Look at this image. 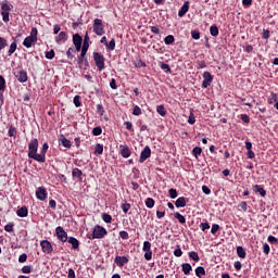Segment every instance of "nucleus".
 Returning a JSON list of instances; mask_svg holds the SVG:
<instances>
[{
	"label": "nucleus",
	"mask_w": 278,
	"mask_h": 278,
	"mask_svg": "<svg viewBox=\"0 0 278 278\" xmlns=\"http://www.w3.org/2000/svg\"><path fill=\"white\" fill-rule=\"evenodd\" d=\"M36 40H38V29L33 28L30 31V36H28L24 39L23 45H24V47L29 49V47H31V45H34V42H36Z\"/></svg>",
	"instance_id": "f257e3e1"
},
{
	"label": "nucleus",
	"mask_w": 278,
	"mask_h": 278,
	"mask_svg": "<svg viewBox=\"0 0 278 278\" xmlns=\"http://www.w3.org/2000/svg\"><path fill=\"white\" fill-rule=\"evenodd\" d=\"M93 31L97 36H103L105 34V28L103 27V20L96 18L93 21Z\"/></svg>",
	"instance_id": "f03ea898"
},
{
	"label": "nucleus",
	"mask_w": 278,
	"mask_h": 278,
	"mask_svg": "<svg viewBox=\"0 0 278 278\" xmlns=\"http://www.w3.org/2000/svg\"><path fill=\"white\" fill-rule=\"evenodd\" d=\"M93 60L99 71H103L105 68V58L101 55V53L93 52Z\"/></svg>",
	"instance_id": "7ed1b4c3"
},
{
	"label": "nucleus",
	"mask_w": 278,
	"mask_h": 278,
	"mask_svg": "<svg viewBox=\"0 0 278 278\" xmlns=\"http://www.w3.org/2000/svg\"><path fill=\"white\" fill-rule=\"evenodd\" d=\"M105 236H108V230H105V228H103L101 226H96L93 228V232H92V238L93 239L105 238Z\"/></svg>",
	"instance_id": "20e7f679"
},
{
	"label": "nucleus",
	"mask_w": 278,
	"mask_h": 278,
	"mask_svg": "<svg viewBox=\"0 0 278 278\" xmlns=\"http://www.w3.org/2000/svg\"><path fill=\"white\" fill-rule=\"evenodd\" d=\"M213 79H214V77H212V74L210 72H204L202 88H210V86H212Z\"/></svg>",
	"instance_id": "39448f33"
},
{
	"label": "nucleus",
	"mask_w": 278,
	"mask_h": 278,
	"mask_svg": "<svg viewBox=\"0 0 278 278\" xmlns=\"http://www.w3.org/2000/svg\"><path fill=\"white\" fill-rule=\"evenodd\" d=\"M55 233L58 236V239L61 240V242H66L68 240V235L61 226L56 227Z\"/></svg>",
	"instance_id": "423d86ee"
},
{
	"label": "nucleus",
	"mask_w": 278,
	"mask_h": 278,
	"mask_svg": "<svg viewBox=\"0 0 278 278\" xmlns=\"http://www.w3.org/2000/svg\"><path fill=\"white\" fill-rule=\"evenodd\" d=\"M149 157H151V148H149V146H147L141 151L139 162L142 164V162H147V160H149Z\"/></svg>",
	"instance_id": "0eeeda50"
},
{
	"label": "nucleus",
	"mask_w": 278,
	"mask_h": 278,
	"mask_svg": "<svg viewBox=\"0 0 278 278\" xmlns=\"http://www.w3.org/2000/svg\"><path fill=\"white\" fill-rule=\"evenodd\" d=\"M40 247H41L43 253H47V254L53 253V245H51V242H49L47 240H42L40 242Z\"/></svg>",
	"instance_id": "6e6552de"
},
{
	"label": "nucleus",
	"mask_w": 278,
	"mask_h": 278,
	"mask_svg": "<svg viewBox=\"0 0 278 278\" xmlns=\"http://www.w3.org/2000/svg\"><path fill=\"white\" fill-rule=\"evenodd\" d=\"M33 153H38V139H33L28 144V155Z\"/></svg>",
	"instance_id": "1a4fd4ad"
},
{
	"label": "nucleus",
	"mask_w": 278,
	"mask_h": 278,
	"mask_svg": "<svg viewBox=\"0 0 278 278\" xmlns=\"http://www.w3.org/2000/svg\"><path fill=\"white\" fill-rule=\"evenodd\" d=\"M28 157L30 160H35L36 162H41V163L46 162V156L42 152H40V154H37V152H33V154H28Z\"/></svg>",
	"instance_id": "9d476101"
},
{
	"label": "nucleus",
	"mask_w": 278,
	"mask_h": 278,
	"mask_svg": "<svg viewBox=\"0 0 278 278\" xmlns=\"http://www.w3.org/2000/svg\"><path fill=\"white\" fill-rule=\"evenodd\" d=\"M36 197L37 199H39V201H45V199H47V189H45L43 187H39L36 190Z\"/></svg>",
	"instance_id": "9b49d317"
},
{
	"label": "nucleus",
	"mask_w": 278,
	"mask_h": 278,
	"mask_svg": "<svg viewBox=\"0 0 278 278\" xmlns=\"http://www.w3.org/2000/svg\"><path fill=\"white\" fill-rule=\"evenodd\" d=\"M119 149H121L119 153H121L122 157L127 159L131 155V150H129V147L121 146Z\"/></svg>",
	"instance_id": "f8f14e48"
},
{
	"label": "nucleus",
	"mask_w": 278,
	"mask_h": 278,
	"mask_svg": "<svg viewBox=\"0 0 278 278\" xmlns=\"http://www.w3.org/2000/svg\"><path fill=\"white\" fill-rule=\"evenodd\" d=\"M188 10H190V2L186 1L184 3V5L181 7V9L179 10L178 16H180V17L186 16Z\"/></svg>",
	"instance_id": "ddd939ff"
},
{
	"label": "nucleus",
	"mask_w": 278,
	"mask_h": 278,
	"mask_svg": "<svg viewBox=\"0 0 278 278\" xmlns=\"http://www.w3.org/2000/svg\"><path fill=\"white\" fill-rule=\"evenodd\" d=\"M115 263L117 266H125V264L129 263V258H127V256H116Z\"/></svg>",
	"instance_id": "4468645a"
},
{
	"label": "nucleus",
	"mask_w": 278,
	"mask_h": 278,
	"mask_svg": "<svg viewBox=\"0 0 278 278\" xmlns=\"http://www.w3.org/2000/svg\"><path fill=\"white\" fill-rule=\"evenodd\" d=\"M66 40H68V35L66 31H61L55 38V42H58V45H60V42H66Z\"/></svg>",
	"instance_id": "2eb2a0df"
},
{
	"label": "nucleus",
	"mask_w": 278,
	"mask_h": 278,
	"mask_svg": "<svg viewBox=\"0 0 278 278\" xmlns=\"http://www.w3.org/2000/svg\"><path fill=\"white\" fill-rule=\"evenodd\" d=\"M17 216L20 218H27V214H29V211L27 210V206H22L20 210L16 211Z\"/></svg>",
	"instance_id": "dca6fc26"
},
{
	"label": "nucleus",
	"mask_w": 278,
	"mask_h": 278,
	"mask_svg": "<svg viewBox=\"0 0 278 278\" xmlns=\"http://www.w3.org/2000/svg\"><path fill=\"white\" fill-rule=\"evenodd\" d=\"M18 81H21V84H25V81H27V72L25 71H20L16 75Z\"/></svg>",
	"instance_id": "f3484780"
},
{
	"label": "nucleus",
	"mask_w": 278,
	"mask_h": 278,
	"mask_svg": "<svg viewBox=\"0 0 278 278\" xmlns=\"http://www.w3.org/2000/svg\"><path fill=\"white\" fill-rule=\"evenodd\" d=\"M67 241L70 244H72V249H79V240H77L75 237L67 238Z\"/></svg>",
	"instance_id": "a211bd4d"
},
{
	"label": "nucleus",
	"mask_w": 278,
	"mask_h": 278,
	"mask_svg": "<svg viewBox=\"0 0 278 278\" xmlns=\"http://www.w3.org/2000/svg\"><path fill=\"white\" fill-rule=\"evenodd\" d=\"M176 207H186V198L180 197L175 202Z\"/></svg>",
	"instance_id": "6ab92c4d"
},
{
	"label": "nucleus",
	"mask_w": 278,
	"mask_h": 278,
	"mask_svg": "<svg viewBox=\"0 0 278 278\" xmlns=\"http://www.w3.org/2000/svg\"><path fill=\"white\" fill-rule=\"evenodd\" d=\"M73 42H74V46L81 45V42H84V38H81L79 34H75L73 36Z\"/></svg>",
	"instance_id": "aec40b11"
},
{
	"label": "nucleus",
	"mask_w": 278,
	"mask_h": 278,
	"mask_svg": "<svg viewBox=\"0 0 278 278\" xmlns=\"http://www.w3.org/2000/svg\"><path fill=\"white\" fill-rule=\"evenodd\" d=\"M195 275L197 277L201 278V277H205V268L203 266H199L195 269Z\"/></svg>",
	"instance_id": "412c9836"
},
{
	"label": "nucleus",
	"mask_w": 278,
	"mask_h": 278,
	"mask_svg": "<svg viewBox=\"0 0 278 278\" xmlns=\"http://www.w3.org/2000/svg\"><path fill=\"white\" fill-rule=\"evenodd\" d=\"M237 254L242 260H244L247 257V251H244V248H242V247L237 248Z\"/></svg>",
	"instance_id": "4be33fe9"
},
{
	"label": "nucleus",
	"mask_w": 278,
	"mask_h": 278,
	"mask_svg": "<svg viewBox=\"0 0 278 278\" xmlns=\"http://www.w3.org/2000/svg\"><path fill=\"white\" fill-rule=\"evenodd\" d=\"M191 270H192V265H190L189 263L182 264V273L185 275H188Z\"/></svg>",
	"instance_id": "5701e85b"
},
{
	"label": "nucleus",
	"mask_w": 278,
	"mask_h": 278,
	"mask_svg": "<svg viewBox=\"0 0 278 278\" xmlns=\"http://www.w3.org/2000/svg\"><path fill=\"white\" fill-rule=\"evenodd\" d=\"M103 154V144H96L94 147V155H102Z\"/></svg>",
	"instance_id": "b1692460"
},
{
	"label": "nucleus",
	"mask_w": 278,
	"mask_h": 278,
	"mask_svg": "<svg viewBox=\"0 0 278 278\" xmlns=\"http://www.w3.org/2000/svg\"><path fill=\"white\" fill-rule=\"evenodd\" d=\"M174 217L177 218L178 223L181 225L186 223V217H184V215H181L179 212L175 213Z\"/></svg>",
	"instance_id": "393cba45"
},
{
	"label": "nucleus",
	"mask_w": 278,
	"mask_h": 278,
	"mask_svg": "<svg viewBox=\"0 0 278 278\" xmlns=\"http://www.w3.org/2000/svg\"><path fill=\"white\" fill-rule=\"evenodd\" d=\"M254 189L261 194V197H266V190L262 186L256 185L254 186Z\"/></svg>",
	"instance_id": "a878e982"
},
{
	"label": "nucleus",
	"mask_w": 278,
	"mask_h": 278,
	"mask_svg": "<svg viewBox=\"0 0 278 278\" xmlns=\"http://www.w3.org/2000/svg\"><path fill=\"white\" fill-rule=\"evenodd\" d=\"M78 62H79L80 66L88 68V59H86V56H79Z\"/></svg>",
	"instance_id": "bb28decb"
},
{
	"label": "nucleus",
	"mask_w": 278,
	"mask_h": 278,
	"mask_svg": "<svg viewBox=\"0 0 278 278\" xmlns=\"http://www.w3.org/2000/svg\"><path fill=\"white\" fill-rule=\"evenodd\" d=\"M10 10H12V4L8 3V2H3L1 5V11L2 12H10Z\"/></svg>",
	"instance_id": "cd10ccee"
},
{
	"label": "nucleus",
	"mask_w": 278,
	"mask_h": 278,
	"mask_svg": "<svg viewBox=\"0 0 278 278\" xmlns=\"http://www.w3.org/2000/svg\"><path fill=\"white\" fill-rule=\"evenodd\" d=\"M146 205H147V207H149V210H151L155 205V200H153V198H148L146 200Z\"/></svg>",
	"instance_id": "c85d7f7f"
},
{
	"label": "nucleus",
	"mask_w": 278,
	"mask_h": 278,
	"mask_svg": "<svg viewBox=\"0 0 278 278\" xmlns=\"http://www.w3.org/2000/svg\"><path fill=\"white\" fill-rule=\"evenodd\" d=\"M1 14H2V21L4 23H10V12L8 11H1Z\"/></svg>",
	"instance_id": "c756f323"
},
{
	"label": "nucleus",
	"mask_w": 278,
	"mask_h": 278,
	"mask_svg": "<svg viewBox=\"0 0 278 278\" xmlns=\"http://www.w3.org/2000/svg\"><path fill=\"white\" fill-rule=\"evenodd\" d=\"M4 231H8V233H12L14 231V223H9L4 226Z\"/></svg>",
	"instance_id": "7c9ffc66"
},
{
	"label": "nucleus",
	"mask_w": 278,
	"mask_h": 278,
	"mask_svg": "<svg viewBox=\"0 0 278 278\" xmlns=\"http://www.w3.org/2000/svg\"><path fill=\"white\" fill-rule=\"evenodd\" d=\"M210 34L214 37L218 36V27L216 25L211 26Z\"/></svg>",
	"instance_id": "2f4dec72"
},
{
	"label": "nucleus",
	"mask_w": 278,
	"mask_h": 278,
	"mask_svg": "<svg viewBox=\"0 0 278 278\" xmlns=\"http://www.w3.org/2000/svg\"><path fill=\"white\" fill-rule=\"evenodd\" d=\"M164 42L165 45H173V42H175V37L173 35H168L165 37Z\"/></svg>",
	"instance_id": "473e14b6"
},
{
	"label": "nucleus",
	"mask_w": 278,
	"mask_h": 278,
	"mask_svg": "<svg viewBox=\"0 0 278 278\" xmlns=\"http://www.w3.org/2000/svg\"><path fill=\"white\" fill-rule=\"evenodd\" d=\"M61 144H63L66 149H71V140L66 139L65 137L61 139Z\"/></svg>",
	"instance_id": "72a5a7b5"
},
{
	"label": "nucleus",
	"mask_w": 278,
	"mask_h": 278,
	"mask_svg": "<svg viewBox=\"0 0 278 278\" xmlns=\"http://www.w3.org/2000/svg\"><path fill=\"white\" fill-rule=\"evenodd\" d=\"M190 260H193V262H199V253L197 252H189Z\"/></svg>",
	"instance_id": "f704fd0d"
},
{
	"label": "nucleus",
	"mask_w": 278,
	"mask_h": 278,
	"mask_svg": "<svg viewBox=\"0 0 278 278\" xmlns=\"http://www.w3.org/2000/svg\"><path fill=\"white\" fill-rule=\"evenodd\" d=\"M90 37L88 36V34L85 35V38H84V43H83V47H86L87 49L90 48Z\"/></svg>",
	"instance_id": "c9c22d12"
},
{
	"label": "nucleus",
	"mask_w": 278,
	"mask_h": 278,
	"mask_svg": "<svg viewBox=\"0 0 278 278\" xmlns=\"http://www.w3.org/2000/svg\"><path fill=\"white\" fill-rule=\"evenodd\" d=\"M156 112L157 114H160L161 116H164L166 114V109H164V105H159L156 108Z\"/></svg>",
	"instance_id": "e433bc0d"
},
{
	"label": "nucleus",
	"mask_w": 278,
	"mask_h": 278,
	"mask_svg": "<svg viewBox=\"0 0 278 278\" xmlns=\"http://www.w3.org/2000/svg\"><path fill=\"white\" fill-rule=\"evenodd\" d=\"M132 114H134V116H140V114H142V109H140V106L136 105L132 110Z\"/></svg>",
	"instance_id": "4c0bfd02"
},
{
	"label": "nucleus",
	"mask_w": 278,
	"mask_h": 278,
	"mask_svg": "<svg viewBox=\"0 0 278 278\" xmlns=\"http://www.w3.org/2000/svg\"><path fill=\"white\" fill-rule=\"evenodd\" d=\"M108 49H110V51H114V49H116V41L114 39H112L108 45H106Z\"/></svg>",
	"instance_id": "58836bf2"
},
{
	"label": "nucleus",
	"mask_w": 278,
	"mask_h": 278,
	"mask_svg": "<svg viewBox=\"0 0 278 278\" xmlns=\"http://www.w3.org/2000/svg\"><path fill=\"white\" fill-rule=\"evenodd\" d=\"M102 219L104 220V223H112V215L104 213L102 214Z\"/></svg>",
	"instance_id": "ea45409f"
},
{
	"label": "nucleus",
	"mask_w": 278,
	"mask_h": 278,
	"mask_svg": "<svg viewBox=\"0 0 278 278\" xmlns=\"http://www.w3.org/2000/svg\"><path fill=\"white\" fill-rule=\"evenodd\" d=\"M191 37L193 38V40H199V38H201V33L199 30H192Z\"/></svg>",
	"instance_id": "a19ab883"
},
{
	"label": "nucleus",
	"mask_w": 278,
	"mask_h": 278,
	"mask_svg": "<svg viewBox=\"0 0 278 278\" xmlns=\"http://www.w3.org/2000/svg\"><path fill=\"white\" fill-rule=\"evenodd\" d=\"M66 55L70 60H73V58H75V49L70 48L66 52Z\"/></svg>",
	"instance_id": "79ce46f5"
},
{
	"label": "nucleus",
	"mask_w": 278,
	"mask_h": 278,
	"mask_svg": "<svg viewBox=\"0 0 278 278\" xmlns=\"http://www.w3.org/2000/svg\"><path fill=\"white\" fill-rule=\"evenodd\" d=\"M122 210H123L124 214H127V212H129V210H131V204H129V203L122 204Z\"/></svg>",
	"instance_id": "37998d69"
},
{
	"label": "nucleus",
	"mask_w": 278,
	"mask_h": 278,
	"mask_svg": "<svg viewBox=\"0 0 278 278\" xmlns=\"http://www.w3.org/2000/svg\"><path fill=\"white\" fill-rule=\"evenodd\" d=\"M46 58H47V60H53V58H55V51L50 50V51L46 52Z\"/></svg>",
	"instance_id": "c03bdc74"
},
{
	"label": "nucleus",
	"mask_w": 278,
	"mask_h": 278,
	"mask_svg": "<svg viewBox=\"0 0 278 278\" xmlns=\"http://www.w3.org/2000/svg\"><path fill=\"white\" fill-rule=\"evenodd\" d=\"M5 47H8V40H5L3 37H0V51L5 49Z\"/></svg>",
	"instance_id": "a18cd8bd"
},
{
	"label": "nucleus",
	"mask_w": 278,
	"mask_h": 278,
	"mask_svg": "<svg viewBox=\"0 0 278 278\" xmlns=\"http://www.w3.org/2000/svg\"><path fill=\"white\" fill-rule=\"evenodd\" d=\"M16 41L12 42L9 49V55H12V53H14V51H16Z\"/></svg>",
	"instance_id": "49530a36"
},
{
	"label": "nucleus",
	"mask_w": 278,
	"mask_h": 278,
	"mask_svg": "<svg viewBox=\"0 0 278 278\" xmlns=\"http://www.w3.org/2000/svg\"><path fill=\"white\" fill-rule=\"evenodd\" d=\"M102 132L103 130L101 129V127H94L92 130L93 136H101Z\"/></svg>",
	"instance_id": "de8ad7c7"
},
{
	"label": "nucleus",
	"mask_w": 278,
	"mask_h": 278,
	"mask_svg": "<svg viewBox=\"0 0 278 278\" xmlns=\"http://www.w3.org/2000/svg\"><path fill=\"white\" fill-rule=\"evenodd\" d=\"M9 136L10 138H14L16 136V128H14L13 126H11L9 128Z\"/></svg>",
	"instance_id": "09e8293b"
},
{
	"label": "nucleus",
	"mask_w": 278,
	"mask_h": 278,
	"mask_svg": "<svg viewBox=\"0 0 278 278\" xmlns=\"http://www.w3.org/2000/svg\"><path fill=\"white\" fill-rule=\"evenodd\" d=\"M263 253H265V255H268V253H270V245H268V243L263 244Z\"/></svg>",
	"instance_id": "8fccbe9b"
},
{
	"label": "nucleus",
	"mask_w": 278,
	"mask_h": 278,
	"mask_svg": "<svg viewBox=\"0 0 278 278\" xmlns=\"http://www.w3.org/2000/svg\"><path fill=\"white\" fill-rule=\"evenodd\" d=\"M79 96H75L74 97V105L76 106V108H81V102L79 101Z\"/></svg>",
	"instance_id": "3c124183"
},
{
	"label": "nucleus",
	"mask_w": 278,
	"mask_h": 278,
	"mask_svg": "<svg viewBox=\"0 0 278 278\" xmlns=\"http://www.w3.org/2000/svg\"><path fill=\"white\" fill-rule=\"evenodd\" d=\"M219 229H220V226H218V224H214V225L212 226V228H211V232H212L213 235H215V233L218 232Z\"/></svg>",
	"instance_id": "603ef678"
},
{
	"label": "nucleus",
	"mask_w": 278,
	"mask_h": 278,
	"mask_svg": "<svg viewBox=\"0 0 278 278\" xmlns=\"http://www.w3.org/2000/svg\"><path fill=\"white\" fill-rule=\"evenodd\" d=\"M22 273H24L25 275H29V273H31V266L26 265L22 268Z\"/></svg>",
	"instance_id": "864d4df0"
},
{
	"label": "nucleus",
	"mask_w": 278,
	"mask_h": 278,
	"mask_svg": "<svg viewBox=\"0 0 278 278\" xmlns=\"http://www.w3.org/2000/svg\"><path fill=\"white\" fill-rule=\"evenodd\" d=\"M143 251L146 252L151 251V242L149 241L143 242Z\"/></svg>",
	"instance_id": "5fc2aeb1"
},
{
	"label": "nucleus",
	"mask_w": 278,
	"mask_h": 278,
	"mask_svg": "<svg viewBox=\"0 0 278 278\" xmlns=\"http://www.w3.org/2000/svg\"><path fill=\"white\" fill-rule=\"evenodd\" d=\"M169 197L170 199H177V190L176 189H169Z\"/></svg>",
	"instance_id": "6e6d98bb"
},
{
	"label": "nucleus",
	"mask_w": 278,
	"mask_h": 278,
	"mask_svg": "<svg viewBox=\"0 0 278 278\" xmlns=\"http://www.w3.org/2000/svg\"><path fill=\"white\" fill-rule=\"evenodd\" d=\"M72 175L73 177H81V172L79 168H74Z\"/></svg>",
	"instance_id": "4d7b16f0"
},
{
	"label": "nucleus",
	"mask_w": 278,
	"mask_h": 278,
	"mask_svg": "<svg viewBox=\"0 0 278 278\" xmlns=\"http://www.w3.org/2000/svg\"><path fill=\"white\" fill-rule=\"evenodd\" d=\"M202 149L200 147L193 148V155L197 157L198 155H201Z\"/></svg>",
	"instance_id": "13d9d810"
},
{
	"label": "nucleus",
	"mask_w": 278,
	"mask_h": 278,
	"mask_svg": "<svg viewBox=\"0 0 278 278\" xmlns=\"http://www.w3.org/2000/svg\"><path fill=\"white\" fill-rule=\"evenodd\" d=\"M174 255H175L176 257H181V255H184V252L181 251V248H180V247H178V249H176V250L174 251Z\"/></svg>",
	"instance_id": "bf43d9fd"
},
{
	"label": "nucleus",
	"mask_w": 278,
	"mask_h": 278,
	"mask_svg": "<svg viewBox=\"0 0 278 278\" xmlns=\"http://www.w3.org/2000/svg\"><path fill=\"white\" fill-rule=\"evenodd\" d=\"M263 38L264 40H268V38H270V30L263 29Z\"/></svg>",
	"instance_id": "052dcab7"
},
{
	"label": "nucleus",
	"mask_w": 278,
	"mask_h": 278,
	"mask_svg": "<svg viewBox=\"0 0 278 278\" xmlns=\"http://www.w3.org/2000/svg\"><path fill=\"white\" fill-rule=\"evenodd\" d=\"M119 237L122 238V240H127L129 238V233L123 230L119 232Z\"/></svg>",
	"instance_id": "680f3d73"
},
{
	"label": "nucleus",
	"mask_w": 278,
	"mask_h": 278,
	"mask_svg": "<svg viewBox=\"0 0 278 278\" xmlns=\"http://www.w3.org/2000/svg\"><path fill=\"white\" fill-rule=\"evenodd\" d=\"M0 90H5V78L0 76Z\"/></svg>",
	"instance_id": "e2e57ef3"
},
{
	"label": "nucleus",
	"mask_w": 278,
	"mask_h": 278,
	"mask_svg": "<svg viewBox=\"0 0 278 278\" xmlns=\"http://www.w3.org/2000/svg\"><path fill=\"white\" fill-rule=\"evenodd\" d=\"M152 257H153V252H151V250L148 251V252H146L144 258H146L148 262L151 261Z\"/></svg>",
	"instance_id": "0e129e2a"
},
{
	"label": "nucleus",
	"mask_w": 278,
	"mask_h": 278,
	"mask_svg": "<svg viewBox=\"0 0 278 278\" xmlns=\"http://www.w3.org/2000/svg\"><path fill=\"white\" fill-rule=\"evenodd\" d=\"M161 68H162V71H167L168 73H170V65H168L166 63H162Z\"/></svg>",
	"instance_id": "69168bd1"
},
{
	"label": "nucleus",
	"mask_w": 278,
	"mask_h": 278,
	"mask_svg": "<svg viewBox=\"0 0 278 278\" xmlns=\"http://www.w3.org/2000/svg\"><path fill=\"white\" fill-rule=\"evenodd\" d=\"M60 29H62V28L60 27V25H58V24L54 25V26H53V34H54V35L60 34Z\"/></svg>",
	"instance_id": "338daca9"
},
{
	"label": "nucleus",
	"mask_w": 278,
	"mask_h": 278,
	"mask_svg": "<svg viewBox=\"0 0 278 278\" xmlns=\"http://www.w3.org/2000/svg\"><path fill=\"white\" fill-rule=\"evenodd\" d=\"M68 278H75V270L73 268L68 269Z\"/></svg>",
	"instance_id": "774afa93"
}]
</instances>
